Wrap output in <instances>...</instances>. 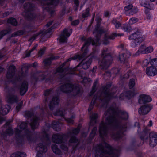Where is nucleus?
Segmentation results:
<instances>
[{
	"instance_id": "1",
	"label": "nucleus",
	"mask_w": 157,
	"mask_h": 157,
	"mask_svg": "<svg viewBox=\"0 0 157 157\" xmlns=\"http://www.w3.org/2000/svg\"><path fill=\"white\" fill-rule=\"evenodd\" d=\"M128 115L124 111L116 110L115 107H110L105 112L103 121L100 124L99 133L100 137H106L108 128L109 126H114V132L116 133L111 135L115 139L121 138L123 133L126 130V124L121 125L120 124L121 121L128 119Z\"/></svg>"
},
{
	"instance_id": "2",
	"label": "nucleus",
	"mask_w": 157,
	"mask_h": 157,
	"mask_svg": "<svg viewBox=\"0 0 157 157\" xmlns=\"http://www.w3.org/2000/svg\"><path fill=\"white\" fill-rule=\"evenodd\" d=\"M79 132V129L77 128L71 130L66 134H54L52 136V140L53 142L55 143L61 144L60 146L61 148L63 151H67L68 150L67 144H65V140H67L69 137H70L71 138L69 141V143H78V140L74 135L78 134Z\"/></svg>"
},
{
	"instance_id": "3",
	"label": "nucleus",
	"mask_w": 157,
	"mask_h": 157,
	"mask_svg": "<svg viewBox=\"0 0 157 157\" xmlns=\"http://www.w3.org/2000/svg\"><path fill=\"white\" fill-rule=\"evenodd\" d=\"M106 137H101L102 139V142L95 147L94 157H118V152L113 150L111 146L104 141Z\"/></svg>"
},
{
	"instance_id": "4",
	"label": "nucleus",
	"mask_w": 157,
	"mask_h": 157,
	"mask_svg": "<svg viewBox=\"0 0 157 157\" xmlns=\"http://www.w3.org/2000/svg\"><path fill=\"white\" fill-rule=\"evenodd\" d=\"M96 32L97 34L96 36V40L94 41L91 38H89L87 39L86 40L84 44L82 47L81 49L82 52V55H75L73 56L71 58L68 59V61H70L71 60H76L77 59L80 60L84 57L85 56H86L88 52V50L87 47L91 44V43H92V44L93 45L97 46L99 45V38L98 36L100 33H101L102 32H104V31L103 30L98 31V29H96L95 31H94L93 33H94Z\"/></svg>"
},
{
	"instance_id": "5",
	"label": "nucleus",
	"mask_w": 157,
	"mask_h": 157,
	"mask_svg": "<svg viewBox=\"0 0 157 157\" xmlns=\"http://www.w3.org/2000/svg\"><path fill=\"white\" fill-rule=\"evenodd\" d=\"M141 139L144 142L149 141L151 147H154L157 144V134L154 132H151L149 134L146 127L144 128L140 136Z\"/></svg>"
},
{
	"instance_id": "6",
	"label": "nucleus",
	"mask_w": 157,
	"mask_h": 157,
	"mask_svg": "<svg viewBox=\"0 0 157 157\" xmlns=\"http://www.w3.org/2000/svg\"><path fill=\"white\" fill-rule=\"evenodd\" d=\"M107 48L104 49L102 51L101 56L102 58L101 61L100 63V65L102 69H107L111 64L113 61L112 56L107 52Z\"/></svg>"
},
{
	"instance_id": "7",
	"label": "nucleus",
	"mask_w": 157,
	"mask_h": 157,
	"mask_svg": "<svg viewBox=\"0 0 157 157\" xmlns=\"http://www.w3.org/2000/svg\"><path fill=\"white\" fill-rule=\"evenodd\" d=\"M60 90L64 93H72L74 95L80 94L81 91L78 86H74L72 84L67 83L63 85L60 87Z\"/></svg>"
},
{
	"instance_id": "8",
	"label": "nucleus",
	"mask_w": 157,
	"mask_h": 157,
	"mask_svg": "<svg viewBox=\"0 0 157 157\" xmlns=\"http://www.w3.org/2000/svg\"><path fill=\"white\" fill-rule=\"evenodd\" d=\"M24 11L22 13V15L28 20H31L35 18V14L30 12L34 10V5L30 3H25L24 5Z\"/></svg>"
},
{
	"instance_id": "9",
	"label": "nucleus",
	"mask_w": 157,
	"mask_h": 157,
	"mask_svg": "<svg viewBox=\"0 0 157 157\" xmlns=\"http://www.w3.org/2000/svg\"><path fill=\"white\" fill-rule=\"evenodd\" d=\"M130 40H134L132 46L135 47L136 45L139 44L143 41L145 39L144 36H142L141 32L139 30L131 34L129 37Z\"/></svg>"
},
{
	"instance_id": "10",
	"label": "nucleus",
	"mask_w": 157,
	"mask_h": 157,
	"mask_svg": "<svg viewBox=\"0 0 157 157\" xmlns=\"http://www.w3.org/2000/svg\"><path fill=\"white\" fill-rule=\"evenodd\" d=\"M72 32V29H65L61 33L59 37L60 42L63 43L67 42V39L71 34Z\"/></svg>"
},
{
	"instance_id": "11",
	"label": "nucleus",
	"mask_w": 157,
	"mask_h": 157,
	"mask_svg": "<svg viewBox=\"0 0 157 157\" xmlns=\"http://www.w3.org/2000/svg\"><path fill=\"white\" fill-rule=\"evenodd\" d=\"M66 63H63L62 65H61L60 67L58 68L56 71L55 74L59 75L60 76L64 75L67 74H73V72L71 71V69L67 68L63 69V68L65 64Z\"/></svg>"
},
{
	"instance_id": "12",
	"label": "nucleus",
	"mask_w": 157,
	"mask_h": 157,
	"mask_svg": "<svg viewBox=\"0 0 157 157\" xmlns=\"http://www.w3.org/2000/svg\"><path fill=\"white\" fill-rule=\"evenodd\" d=\"M153 106L151 104H147L141 106L138 109V113L141 115L147 114L152 109Z\"/></svg>"
},
{
	"instance_id": "13",
	"label": "nucleus",
	"mask_w": 157,
	"mask_h": 157,
	"mask_svg": "<svg viewBox=\"0 0 157 157\" xmlns=\"http://www.w3.org/2000/svg\"><path fill=\"white\" fill-rule=\"evenodd\" d=\"M15 71V68L13 65L10 66L8 69L6 77L10 81H13V80L15 78L14 75Z\"/></svg>"
},
{
	"instance_id": "14",
	"label": "nucleus",
	"mask_w": 157,
	"mask_h": 157,
	"mask_svg": "<svg viewBox=\"0 0 157 157\" xmlns=\"http://www.w3.org/2000/svg\"><path fill=\"white\" fill-rule=\"evenodd\" d=\"M123 34L122 33H113L109 36L106 35L105 36L104 40L103 41V43L105 44H107L109 42V39H114L115 37L121 36H123Z\"/></svg>"
},
{
	"instance_id": "15",
	"label": "nucleus",
	"mask_w": 157,
	"mask_h": 157,
	"mask_svg": "<svg viewBox=\"0 0 157 157\" xmlns=\"http://www.w3.org/2000/svg\"><path fill=\"white\" fill-rule=\"evenodd\" d=\"M130 53L127 50H124L119 55V60L121 63H127L128 58L130 57Z\"/></svg>"
},
{
	"instance_id": "16",
	"label": "nucleus",
	"mask_w": 157,
	"mask_h": 157,
	"mask_svg": "<svg viewBox=\"0 0 157 157\" xmlns=\"http://www.w3.org/2000/svg\"><path fill=\"white\" fill-rule=\"evenodd\" d=\"M36 150L38 152L36 157H42V153L46 152L47 149L44 145L40 143L37 145L36 147Z\"/></svg>"
},
{
	"instance_id": "17",
	"label": "nucleus",
	"mask_w": 157,
	"mask_h": 157,
	"mask_svg": "<svg viewBox=\"0 0 157 157\" xmlns=\"http://www.w3.org/2000/svg\"><path fill=\"white\" fill-rule=\"evenodd\" d=\"M139 2L141 6L149 10H152L154 8V4L151 2H148L146 0H140Z\"/></svg>"
},
{
	"instance_id": "18",
	"label": "nucleus",
	"mask_w": 157,
	"mask_h": 157,
	"mask_svg": "<svg viewBox=\"0 0 157 157\" xmlns=\"http://www.w3.org/2000/svg\"><path fill=\"white\" fill-rule=\"evenodd\" d=\"M151 101L152 99L149 96L142 94L140 96L138 102L139 104H141L146 102H151Z\"/></svg>"
},
{
	"instance_id": "19",
	"label": "nucleus",
	"mask_w": 157,
	"mask_h": 157,
	"mask_svg": "<svg viewBox=\"0 0 157 157\" xmlns=\"http://www.w3.org/2000/svg\"><path fill=\"white\" fill-rule=\"evenodd\" d=\"M147 75L153 76L157 74V69L154 67H149L147 68L146 71Z\"/></svg>"
},
{
	"instance_id": "20",
	"label": "nucleus",
	"mask_w": 157,
	"mask_h": 157,
	"mask_svg": "<svg viewBox=\"0 0 157 157\" xmlns=\"http://www.w3.org/2000/svg\"><path fill=\"white\" fill-rule=\"evenodd\" d=\"M92 61V59H90L89 60H86L85 62H84V61H82V62L81 63V64H80L79 65H78L77 66V67L73 69V70L75 71V70H77V68L81 65L82 66V67L84 69H88L89 67L90 66L91 63Z\"/></svg>"
},
{
	"instance_id": "21",
	"label": "nucleus",
	"mask_w": 157,
	"mask_h": 157,
	"mask_svg": "<svg viewBox=\"0 0 157 157\" xmlns=\"http://www.w3.org/2000/svg\"><path fill=\"white\" fill-rule=\"evenodd\" d=\"M7 101L9 103H13L17 102L19 99L17 96L13 94H9L6 97Z\"/></svg>"
},
{
	"instance_id": "22",
	"label": "nucleus",
	"mask_w": 157,
	"mask_h": 157,
	"mask_svg": "<svg viewBox=\"0 0 157 157\" xmlns=\"http://www.w3.org/2000/svg\"><path fill=\"white\" fill-rule=\"evenodd\" d=\"M102 95L104 96V98L103 99V101H107L111 98L114 97V96L112 94H111L110 92L108 90H106V92L104 91L101 94V96H102Z\"/></svg>"
},
{
	"instance_id": "23",
	"label": "nucleus",
	"mask_w": 157,
	"mask_h": 157,
	"mask_svg": "<svg viewBox=\"0 0 157 157\" xmlns=\"http://www.w3.org/2000/svg\"><path fill=\"white\" fill-rule=\"evenodd\" d=\"M27 85V82L26 81H24L21 84L20 87V92L21 95H23L27 91L28 89Z\"/></svg>"
},
{
	"instance_id": "24",
	"label": "nucleus",
	"mask_w": 157,
	"mask_h": 157,
	"mask_svg": "<svg viewBox=\"0 0 157 157\" xmlns=\"http://www.w3.org/2000/svg\"><path fill=\"white\" fill-rule=\"evenodd\" d=\"M10 109V107L9 105H2L0 109V113L2 115H6L9 112Z\"/></svg>"
},
{
	"instance_id": "25",
	"label": "nucleus",
	"mask_w": 157,
	"mask_h": 157,
	"mask_svg": "<svg viewBox=\"0 0 157 157\" xmlns=\"http://www.w3.org/2000/svg\"><path fill=\"white\" fill-rule=\"evenodd\" d=\"M39 121V119L36 116L33 117L30 123V125L32 129H35L37 128Z\"/></svg>"
},
{
	"instance_id": "26",
	"label": "nucleus",
	"mask_w": 157,
	"mask_h": 157,
	"mask_svg": "<svg viewBox=\"0 0 157 157\" xmlns=\"http://www.w3.org/2000/svg\"><path fill=\"white\" fill-rule=\"evenodd\" d=\"M59 102V100L57 97H54L49 104L50 109L51 110H53L55 105H57Z\"/></svg>"
},
{
	"instance_id": "27",
	"label": "nucleus",
	"mask_w": 157,
	"mask_h": 157,
	"mask_svg": "<svg viewBox=\"0 0 157 157\" xmlns=\"http://www.w3.org/2000/svg\"><path fill=\"white\" fill-rule=\"evenodd\" d=\"M27 126V124L25 122L21 123L18 128H16L15 130V132L17 134H19L20 132L24 130Z\"/></svg>"
},
{
	"instance_id": "28",
	"label": "nucleus",
	"mask_w": 157,
	"mask_h": 157,
	"mask_svg": "<svg viewBox=\"0 0 157 157\" xmlns=\"http://www.w3.org/2000/svg\"><path fill=\"white\" fill-rule=\"evenodd\" d=\"M13 133V131L12 129L11 128L9 127L7 129L5 132L3 133L2 134V136L5 139L6 137L7 136H10L12 135Z\"/></svg>"
},
{
	"instance_id": "29",
	"label": "nucleus",
	"mask_w": 157,
	"mask_h": 157,
	"mask_svg": "<svg viewBox=\"0 0 157 157\" xmlns=\"http://www.w3.org/2000/svg\"><path fill=\"white\" fill-rule=\"evenodd\" d=\"M58 58L56 56H52L49 58L46 59L44 61V63L45 65L47 66L49 65L52 60L57 59Z\"/></svg>"
},
{
	"instance_id": "30",
	"label": "nucleus",
	"mask_w": 157,
	"mask_h": 157,
	"mask_svg": "<svg viewBox=\"0 0 157 157\" xmlns=\"http://www.w3.org/2000/svg\"><path fill=\"white\" fill-rule=\"evenodd\" d=\"M52 149L53 152L57 155H60L61 152L60 150L58 147V146L56 144H52L51 147Z\"/></svg>"
},
{
	"instance_id": "31",
	"label": "nucleus",
	"mask_w": 157,
	"mask_h": 157,
	"mask_svg": "<svg viewBox=\"0 0 157 157\" xmlns=\"http://www.w3.org/2000/svg\"><path fill=\"white\" fill-rule=\"evenodd\" d=\"M97 117V114L96 113H94L90 117V125H93L96 123V119Z\"/></svg>"
},
{
	"instance_id": "32",
	"label": "nucleus",
	"mask_w": 157,
	"mask_h": 157,
	"mask_svg": "<svg viewBox=\"0 0 157 157\" xmlns=\"http://www.w3.org/2000/svg\"><path fill=\"white\" fill-rule=\"evenodd\" d=\"M146 47L144 45H142L136 53L135 55L137 56L139 55V52L142 54H146Z\"/></svg>"
},
{
	"instance_id": "33",
	"label": "nucleus",
	"mask_w": 157,
	"mask_h": 157,
	"mask_svg": "<svg viewBox=\"0 0 157 157\" xmlns=\"http://www.w3.org/2000/svg\"><path fill=\"white\" fill-rule=\"evenodd\" d=\"M10 157H26V155L24 152H18L12 154Z\"/></svg>"
},
{
	"instance_id": "34",
	"label": "nucleus",
	"mask_w": 157,
	"mask_h": 157,
	"mask_svg": "<svg viewBox=\"0 0 157 157\" xmlns=\"http://www.w3.org/2000/svg\"><path fill=\"white\" fill-rule=\"evenodd\" d=\"M133 5L132 4H130L124 7V9L125 14L127 15H129V13L131 9L133 7Z\"/></svg>"
},
{
	"instance_id": "35",
	"label": "nucleus",
	"mask_w": 157,
	"mask_h": 157,
	"mask_svg": "<svg viewBox=\"0 0 157 157\" xmlns=\"http://www.w3.org/2000/svg\"><path fill=\"white\" fill-rule=\"evenodd\" d=\"M127 96L129 98L133 96V95L130 92H128L127 93H123L121 94L120 96V98L121 99L124 98V96Z\"/></svg>"
},
{
	"instance_id": "36",
	"label": "nucleus",
	"mask_w": 157,
	"mask_h": 157,
	"mask_svg": "<svg viewBox=\"0 0 157 157\" xmlns=\"http://www.w3.org/2000/svg\"><path fill=\"white\" fill-rule=\"evenodd\" d=\"M52 127L55 131H59L60 130L59 122L55 121L53 122L52 124Z\"/></svg>"
},
{
	"instance_id": "37",
	"label": "nucleus",
	"mask_w": 157,
	"mask_h": 157,
	"mask_svg": "<svg viewBox=\"0 0 157 157\" xmlns=\"http://www.w3.org/2000/svg\"><path fill=\"white\" fill-rule=\"evenodd\" d=\"M65 113V110L63 109H61L59 111L54 113V114L55 115L60 116L63 117Z\"/></svg>"
},
{
	"instance_id": "38",
	"label": "nucleus",
	"mask_w": 157,
	"mask_h": 157,
	"mask_svg": "<svg viewBox=\"0 0 157 157\" xmlns=\"http://www.w3.org/2000/svg\"><path fill=\"white\" fill-rule=\"evenodd\" d=\"M8 22L15 26L17 25V24L16 20L13 18H10L8 20Z\"/></svg>"
},
{
	"instance_id": "39",
	"label": "nucleus",
	"mask_w": 157,
	"mask_h": 157,
	"mask_svg": "<svg viewBox=\"0 0 157 157\" xmlns=\"http://www.w3.org/2000/svg\"><path fill=\"white\" fill-rule=\"evenodd\" d=\"M138 10V9L137 7L133 6L129 13V15H133L136 13L137 12Z\"/></svg>"
},
{
	"instance_id": "40",
	"label": "nucleus",
	"mask_w": 157,
	"mask_h": 157,
	"mask_svg": "<svg viewBox=\"0 0 157 157\" xmlns=\"http://www.w3.org/2000/svg\"><path fill=\"white\" fill-rule=\"evenodd\" d=\"M112 22L115 25L116 28L117 29L119 28L120 27H121V24L120 22L117 21L116 19H114L113 20Z\"/></svg>"
},
{
	"instance_id": "41",
	"label": "nucleus",
	"mask_w": 157,
	"mask_h": 157,
	"mask_svg": "<svg viewBox=\"0 0 157 157\" xmlns=\"http://www.w3.org/2000/svg\"><path fill=\"white\" fill-rule=\"evenodd\" d=\"M138 21V19L135 17H132L129 20V23L130 25H132L136 23Z\"/></svg>"
},
{
	"instance_id": "42",
	"label": "nucleus",
	"mask_w": 157,
	"mask_h": 157,
	"mask_svg": "<svg viewBox=\"0 0 157 157\" xmlns=\"http://www.w3.org/2000/svg\"><path fill=\"white\" fill-rule=\"evenodd\" d=\"M97 83V81H96L94 83V84L93 86L92 90L90 93V95H92L94 92H95L96 90V85Z\"/></svg>"
},
{
	"instance_id": "43",
	"label": "nucleus",
	"mask_w": 157,
	"mask_h": 157,
	"mask_svg": "<svg viewBox=\"0 0 157 157\" xmlns=\"http://www.w3.org/2000/svg\"><path fill=\"white\" fill-rule=\"evenodd\" d=\"M97 98V96H94V97L93 98V99L92 100V101L91 102L90 107L88 109L89 111H91V110L93 108L92 106L94 104L95 100Z\"/></svg>"
},
{
	"instance_id": "44",
	"label": "nucleus",
	"mask_w": 157,
	"mask_h": 157,
	"mask_svg": "<svg viewBox=\"0 0 157 157\" xmlns=\"http://www.w3.org/2000/svg\"><path fill=\"white\" fill-rule=\"evenodd\" d=\"M135 85V80L132 78L130 79L129 83V86L130 89L132 88Z\"/></svg>"
},
{
	"instance_id": "45",
	"label": "nucleus",
	"mask_w": 157,
	"mask_h": 157,
	"mask_svg": "<svg viewBox=\"0 0 157 157\" xmlns=\"http://www.w3.org/2000/svg\"><path fill=\"white\" fill-rule=\"evenodd\" d=\"M97 128L94 127L93 129L92 132L90 135V137L91 138H93L95 136L97 131Z\"/></svg>"
},
{
	"instance_id": "46",
	"label": "nucleus",
	"mask_w": 157,
	"mask_h": 157,
	"mask_svg": "<svg viewBox=\"0 0 157 157\" xmlns=\"http://www.w3.org/2000/svg\"><path fill=\"white\" fill-rule=\"evenodd\" d=\"M150 64L151 65L157 67V58L152 59L150 61Z\"/></svg>"
},
{
	"instance_id": "47",
	"label": "nucleus",
	"mask_w": 157,
	"mask_h": 157,
	"mask_svg": "<svg viewBox=\"0 0 157 157\" xmlns=\"http://www.w3.org/2000/svg\"><path fill=\"white\" fill-rule=\"evenodd\" d=\"M89 9L87 8L85 11V12L83 13L82 17L83 18H85L88 17L89 16Z\"/></svg>"
},
{
	"instance_id": "48",
	"label": "nucleus",
	"mask_w": 157,
	"mask_h": 157,
	"mask_svg": "<svg viewBox=\"0 0 157 157\" xmlns=\"http://www.w3.org/2000/svg\"><path fill=\"white\" fill-rule=\"evenodd\" d=\"M153 50V48L151 46L146 47V54L151 52Z\"/></svg>"
},
{
	"instance_id": "49",
	"label": "nucleus",
	"mask_w": 157,
	"mask_h": 157,
	"mask_svg": "<svg viewBox=\"0 0 157 157\" xmlns=\"http://www.w3.org/2000/svg\"><path fill=\"white\" fill-rule=\"evenodd\" d=\"M43 137L46 140H48L49 139V136L45 131L43 132Z\"/></svg>"
},
{
	"instance_id": "50",
	"label": "nucleus",
	"mask_w": 157,
	"mask_h": 157,
	"mask_svg": "<svg viewBox=\"0 0 157 157\" xmlns=\"http://www.w3.org/2000/svg\"><path fill=\"white\" fill-rule=\"evenodd\" d=\"M33 115V111L26 112L25 113V116L27 117H31Z\"/></svg>"
},
{
	"instance_id": "51",
	"label": "nucleus",
	"mask_w": 157,
	"mask_h": 157,
	"mask_svg": "<svg viewBox=\"0 0 157 157\" xmlns=\"http://www.w3.org/2000/svg\"><path fill=\"white\" fill-rule=\"evenodd\" d=\"M150 61V59H146L144 60L143 62V67H146L149 64Z\"/></svg>"
},
{
	"instance_id": "52",
	"label": "nucleus",
	"mask_w": 157,
	"mask_h": 157,
	"mask_svg": "<svg viewBox=\"0 0 157 157\" xmlns=\"http://www.w3.org/2000/svg\"><path fill=\"white\" fill-rule=\"evenodd\" d=\"M7 33V31L6 30H4L1 31L0 32V39Z\"/></svg>"
},
{
	"instance_id": "53",
	"label": "nucleus",
	"mask_w": 157,
	"mask_h": 157,
	"mask_svg": "<svg viewBox=\"0 0 157 157\" xmlns=\"http://www.w3.org/2000/svg\"><path fill=\"white\" fill-rule=\"evenodd\" d=\"M123 27L124 31H129L131 29L130 26H128L127 25H124Z\"/></svg>"
},
{
	"instance_id": "54",
	"label": "nucleus",
	"mask_w": 157,
	"mask_h": 157,
	"mask_svg": "<svg viewBox=\"0 0 157 157\" xmlns=\"http://www.w3.org/2000/svg\"><path fill=\"white\" fill-rule=\"evenodd\" d=\"M75 116L74 115H72L71 116V118H71H68L66 120V121L67 122L70 124H73V121L72 120V119L74 118L75 117Z\"/></svg>"
},
{
	"instance_id": "55",
	"label": "nucleus",
	"mask_w": 157,
	"mask_h": 157,
	"mask_svg": "<svg viewBox=\"0 0 157 157\" xmlns=\"http://www.w3.org/2000/svg\"><path fill=\"white\" fill-rule=\"evenodd\" d=\"M119 70L118 68H113V69L111 70V73H113L115 74H117L119 72Z\"/></svg>"
},
{
	"instance_id": "56",
	"label": "nucleus",
	"mask_w": 157,
	"mask_h": 157,
	"mask_svg": "<svg viewBox=\"0 0 157 157\" xmlns=\"http://www.w3.org/2000/svg\"><path fill=\"white\" fill-rule=\"evenodd\" d=\"M22 102H20L19 104L18 105L16 106V109L17 111V112H18L19 109L21 108V107L22 106Z\"/></svg>"
},
{
	"instance_id": "57",
	"label": "nucleus",
	"mask_w": 157,
	"mask_h": 157,
	"mask_svg": "<svg viewBox=\"0 0 157 157\" xmlns=\"http://www.w3.org/2000/svg\"><path fill=\"white\" fill-rule=\"evenodd\" d=\"M45 48L41 49L38 52L39 56H41L44 53Z\"/></svg>"
},
{
	"instance_id": "58",
	"label": "nucleus",
	"mask_w": 157,
	"mask_h": 157,
	"mask_svg": "<svg viewBox=\"0 0 157 157\" xmlns=\"http://www.w3.org/2000/svg\"><path fill=\"white\" fill-rule=\"evenodd\" d=\"M79 23V20H75L71 22V24L73 25H78Z\"/></svg>"
},
{
	"instance_id": "59",
	"label": "nucleus",
	"mask_w": 157,
	"mask_h": 157,
	"mask_svg": "<svg viewBox=\"0 0 157 157\" xmlns=\"http://www.w3.org/2000/svg\"><path fill=\"white\" fill-rule=\"evenodd\" d=\"M74 3L76 6L77 7L75 9V10H76L77 9V8L79 6V2L78 0H75L74 1Z\"/></svg>"
},
{
	"instance_id": "60",
	"label": "nucleus",
	"mask_w": 157,
	"mask_h": 157,
	"mask_svg": "<svg viewBox=\"0 0 157 157\" xmlns=\"http://www.w3.org/2000/svg\"><path fill=\"white\" fill-rule=\"evenodd\" d=\"M91 81V80L90 78H84L83 80V82L85 83H86L87 82H90Z\"/></svg>"
},
{
	"instance_id": "61",
	"label": "nucleus",
	"mask_w": 157,
	"mask_h": 157,
	"mask_svg": "<svg viewBox=\"0 0 157 157\" xmlns=\"http://www.w3.org/2000/svg\"><path fill=\"white\" fill-rule=\"evenodd\" d=\"M11 13V11H6L5 13H4L3 14V17H6V16H7V15H9V14Z\"/></svg>"
},
{
	"instance_id": "62",
	"label": "nucleus",
	"mask_w": 157,
	"mask_h": 157,
	"mask_svg": "<svg viewBox=\"0 0 157 157\" xmlns=\"http://www.w3.org/2000/svg\"><path fill=\"white\" fill-rule=\"evenodd\" d=\"M39 34V33H37L33 37H32L30 39V41H32L33 40H34L37 37V36H38Z\"/></svg>"
},
{
	"instance_id": "63",
	"label": "nucleus",
	"mask_w": 157,
	"mask_h": 157,
	"mask_svg": "<svg viewBox=\"0 0 157 157\" xmlns=\"http://www.w3.org/2000/svg\"><path fill=\"white\" fill-rule=\"evenodd\" d=\"M50 91L49 90H47L44 93V95L47 96L50 93Z\"/></svg>"
},
{
	"instance_id": "64",
	"label": "nucleus",
	"mask_w": 157,
	"mask_h": 157,
	"mask_svg": "<svg viewBox=\"0 0 157 157\" xmlns=\"http://www.w3.org/2000/svg\"><path fill=\"white\" fill-rule=\"evenodd\" d=\"M129 73H128L127 74H125L124 76V78L125 79L128 78H129Z\"/></svg>"
}]
</instances>
